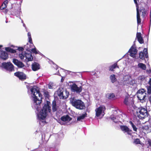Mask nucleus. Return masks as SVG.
<instances>
[{"mask_svg":"<svg viewBox=\"0 0 151 151\" xmlns=\"http://www.w3.org/2000/svg\"><path fill=\"white\" fill-rule=\"evenodd\" d=\"M43 92L44 93V95L45 98H49L50 97L49 92L46 90L44 89L43 91Z\"/></svg>","mask_w":151,"mask_h":151,"instance_id":"nucleus-30","label":"nucleus"},{"mask_svg":"<svg viewBox=\"0 0 151 151\" xmlns=\"http://www.w3.org/2000/svg\"><path fill=\"white\" fill-rule=\"evenodd\" d=\"M147 93L148 94H151V86H148L147 87Z\"/></svg>","mask_w":151,"mask_h":151,"instance_id":"nucleus-34","label":"nucleus"},{"mask_svg":"<svg viewBox=\"0 0 151 151\" xmlns=\"http://www.w3.org/2000/svg\"><path fill=\"white\" fill-rule=\"evenodd\" d=\"M71 88L73 92H76L77 93H80L82 90V87L81 86L78 87L75 83H73L71 85Z\"/></svg>","mask_w":151,"mask_h":151,"instance_id":"nucleus-10","label":"nucleus"},{"mask_svg":"<svg viewBox=\"0 0 151 151\" xmlns=\"http://www.w3.org/2000/svg\"><path fill=\"white\" fill-rule=\"evenodd\" d=\"M124 103L127 106H129L130 105V104H132L133 103V102L131 100L130 98L128 96H126L125 98Z\"/></svg>","mask_w":151,"mask_h":151,"instance_id":"nucleus-19","label":"nucleus"},{"mask_svg":"<svg viewBox=\"0 0 151 151\" xmlns=\"http://www.w3.org/2000/svg\"><path fill=\"white\" fill-rule=\"evenodd\" d=\"M17 50L19 51H23L24 50V48L22 47H19Z\"/></svg>","mask_w":151,"mask_h":151,"instance_id":"nucleus-38","label":"nucleus"},{"mask_svg":"<svg viewBox=\"0 0 151 151\" xmlns=\"http://www.w3.org/2000/svg\"><path fill=\"white\" fill-rule=\"evenodd\" d=\"M138 66L142 69L145 70L146 69V66L145 64L142 63H139L138 65Z\"/></svg>","mask_w":151,"mask_h":151,"instance_id":"nucleus-27","label":"nucleus"},{"mask_svg":"<svg viewBox=\"0 0 151 151\" xmlns=\"http://www.w3.org/2000/svg\"><path fill=\"white\" fill-rule=\"evenodd\" d=\"M121 130L124 133H126L128 135L131 136L132 134V131L126 125H122L120 126Z\"/></svg>","mask_w":151,"mask_h":151,"instance_id":"nucleus-11","label":"nucleus"},{"mask_svg":"<svg viewBox=\"0 0 151 151\" xmlns=\"http://www.w3.org/2000/svg\"><path fill=\"white\" fill-rule=\"evenodd\" d=\"M14 75L21 81H24L27 78L25 74L22 72H17L14 73Z\"/></svg>","mask_w":151,"mask_h":151,"instance_id":"nucleus-9","label":"nucleus"},{"mask_svg":"<svg viewBox=\"0 0 151 151\" xmlns=\"http://www.w3.org/2000/svg\"><path fill=\"white\" fill-rule=\"evenodd\" d=\"M70 104L77 109L82 110L86 108L84 103L81 99H77L75 97H71L70 99Z\"/></svg>","mask_w":151,"mask_h":151,"instance_id":"nucleus-3","label":"nucleus"},{"mask_svg":"<svg viewBox=\"0 0 151 151\" xmlns=\"http://www.w3.org/2000/svg\"><path fill=\"white\" fill-rule=\"evenodd\" d=\"M7 7L6 6V5H4L3 3L1 5V9H4L5 8H6Z\"/></svg>","mask_w":151,"mask_h":151,"instance_id":"nucleus-39","label":"nucleus"},{"mask_svg":"<svg viewBox=\"0 0 151 151\" xmlns=\"http://www.w3.org/2000/svg\"><path fill=\"white\" fill-rule=\"evenodd\" d=\"M87 114L85 113V114H83L82 115L78 117L77 119V121H80L81 119H83L86 117L87 116Z\"/></svg>","mask_w":151,"mask_h":151,"instance_id":"nucleus-29","label":"nucleus"},{"mask_svg":"<svg viewBox=\"0 0 151 151\" xmlns=\"http://www.w3.org/2000/svg\"><path fill=\"white\" fill-rule=\"evenodd\" d=\"M116 68H119V67L117 64V62L114 63L113 64L110 66L109 68V70L111 71H114V69Z\"/></svg>","mask_w":151,"mask_h":151,"instance_id":"nucleus-22","label":"nucleus"},{"mask_svg":"<svg viewBox=\"0 0 151 151\" xmlns=\"http://www.w3.org/2000/svg\"><path fill=\"white\" fill-rule=\"evenodd\" d=\"M50 104V102L48 101H47L46 103L44 104L42 109L38 114V118L39 119H44L47 115V112H51V110Z\"/></svg>","mask_w":151,"mask_h":151,"instance_id":"nucleus-2","label":"nucleus"},{"mask_svg":"<svg viewBox=\"0 0 151 151\" xmlns=\"http://www.w3.org/2000/svg\"><path fill=\"white\" fill-rule=\"evenodd\" d=\"M32 68L33 71H37L40 69V65L37 63H34L32 65Z\"/></svg>","mask_w":151,"mask_h":151,"instance_id":"nucleus-23","label":"nucleus"},{"mask_svg":"<svg viewBox=\"0 0 151 151\" xmlns=\"http://www.w3.org/2000/svg\"><path fill=\"white\" fill-rule=\"evenodd\" d=\"M110 79L111 80V82L112 83H114L116 81V78H115V76L114 74H112L110 76Z\"/></svg>","mask_w":151,"mask_h":151,"instance_id":"nucleus-31","label":"nucleus"},{"mask_svg":"<svg viewBox=\"0 0 151 151\" xmlns=\"http://www.w3.org/2000/svg\"><path fill=\"white\" fill-rule=\"evenodd\" d=\"M106 97L109 99H113L115 97V96L114 93H108L106 95Z\"/></svg>","mask_w":151,"mask_h":151,"instance_id":"nucleus-28","label":"nucleus"},{"mask_svg":"<svg viewBox=\"0 0 151 151\" xmlns=\"http://www.w3.org/2000/svg\"><path fill=\"white\" fill-rule=\"evenodd\" d=\"M139 57L140 59L142 60H144L145 58H148L147 49L145 48L143 51H141L139 53Z\"/></svg>","mask_w":151,"mask_h":151,"instance_id":"nucleus-12","label":"nucleus"},{"mask_svg":"<svg viewBox=\"0 0 151 151\" xmlns=\"http://www.w3.org/2000/svg\"><path fill=\"white\" fill-rule=\"evenodd\" d=\"M60 119L63 122H69L71 120L72 118L68 115H66L62 116L61 117Z\"/></svg>","mask_w":151,"mask_h":151,"instance_id":"nucleus-20","label":"nucleus"},{"mask_svg":"<svg viewBox=\"0 0 151 151\" xmlns=\"http://www.w3.org/2000/svg\"><path fill=\"white\" fill-rule=\"evenodd\" d=\"M57 75H60V73H59V72H58V74H57Z\"/></svg>","mask_w":151,"mask_h":151,"instance_id":"nucleus-48","label":"nucleus"},{"mask_svg":"<svg viewBox=\"0 0 151 151\" xmlns=\"http://www.w3.org/2000/svg\"><path fill=\"white\" fill-rule=\"evenodd\" d=\"M147 144L148 145L147 146V147L149 148L151 146V139H149L147 141Z\"/></svg>","mask_w":151,"mask_h":151,"instance_id":"nucleus-37","label":"nucleus"},{"mask_svg":"<svg viewBox=\"0 0 151 151\" xmlns=\"http://www.w3.org/2000/svg\"><path fill=\"white\" fill-rule=\"evenodd\" d=\"M41 122H42V123H46V122L45 121H40L39 122V123L41 124Z\"/></svg>","mask_w":151,"mask_h":151,"instance_id":"nucleus-46","label":"nucleus"},{"mask_svg":"<svg viewBox=\"0 0 151 151\" xmlns=\"http://www.w3.org/2000/svg\"><path fill=\"white\" fill-rule=\"evenodd\" d=\"M2 66L5 69L10 72L14 70V66L10 62H4L2 63Z\"/></svg>","mask_w":151,"mask_h":151,"instance_id":"nucleus-6","label":"nucleus"},{"mask_svg":"<svg viewBox=\"0 0 151 151\" xmlns=\"http://www.w3.org/2000/svg\"><path fill=\"white\" fill-rule=\"evenodd\" d=\"M129 122L130 124L131 125L132 127L133 130L134 131L137 132V128L136 127V126L134 125V123L132 121H129Z\"/></svg>","mask_w":151,"mask_h":151,"instance_id":"nucleus-32","label":"nucleus"},{"mask_svg":"<svg viewBox=\"0 0 151 151\" xmlns=\"http://www.w3.org/2000/svg\"><path fill=\"white\" fill-rule=\"evenodd\" d=\"M149 84H150V86L151 85V78H150L149 81Z\"/></svg>","mask_w":151,"mask_h":151,"instance_id":"nucleus-45","label":"nucleus"},{"mask_svg":"<svg viewBox=\"0 0 151 151\" xmlns=\"http://www.w3.org/2000/svg\"><path fill=\"white\" fill-rule=\"evenodd\" d=\"M145 79V77L143 76H140L139 77V79L141 81H142Z\"/></svg>","mask_w":151,"mask_h":151,"instance_id":"nucleus-35","label":"nucleus"},{"mask_svg":"<svg viewBox=\"0 0 151 151\" xmlns=\"http://www.w3.org/2000/svg\"><path fill=\"white\" fill-rule=\"evenodd\" d=\"M8 53L4 51H1V53L0 58L2 60H6L9 57Z\"/></svg>","mask_w":151,"mask_h":151,"instance_id":"nucleus-18","label":"nucleus"},{"mask_svg":"<svg viewBox=\"0 0 151 151\" xmlns=\"http://www.w3.org/2000/svg\"><path fill=\"white\" fill-rule=\"evenodd\" d=\"M137 115L140 119H142L147 116L148 112L147 108L142 107L139 108L137 111Z\"/></svg>","mask_w":151,"mask_h":151,"instance_id":"nucleus-4","label":"nucleus"},{"mask_svg":"<svg viewBox=\"0 0 151 151\" xmlns=\"http://www.w3.org/2000/svg\"><path fill=\"white\" fill-rule=\"evenodd\" d=\"M12 62L19 68H22L25 66L24 65L22 62L19 60L16 59H13Z\"/></svg>","mask_w":151,"mask_h":151,"instance_id":"nucleus-16","label":"nucleus"},{"mask_svg":"<svg viewBox=\"0 0 151 151\" xmlns=\"http://www.w3.org/2000/svg\"><path fill=\"white\" fill-rule=\"evenodd\" d=\"M2 47V45H0V49L1 48V47Z\"/></svg>","mask_w":151,"mask_h":151,"instance_id":"nucleus-47","label":"nucleus"},{"mask_svg":"<svg viewBox=\"0 0 151 151\" xmlns=\"http://www.w3.org/2000/svg\"><path fill=\"white\" fill-rule=\"evenodd\" d=\"M139 12L142 13V16L144 18L147 13V11L145 8L143 7H141L140 8L139 10Z\"/></svg>","mask_w":151,"mask_h":151,"instance_id":"nucleus-24","label":"nucleus"},{"mask_svg":"<svg viewBox=\"0 0 151 151\" xmlns=\"http://www.w3.org/2000/svg\"><path fill=\"white\" fill-rule=\"evenodd\" d=\"M136 37L139 42L141 44L144 43V41L141 36V34L140 32H137V33Z\"/></svg>","mask_w":151,"mask_h":151,"instance_id":"nucleus-21","label":"nucleus"},{"mask_svg":"<svg viewBox=\"0 0 151 151\" xmlns=\"http://www.w3.org/2000/svg\"><path fill=\"white\" fill-rule=\"evenodd\" d=\"M140 128L143 132L147 133L151 132V126L150 127L149 125H145L142 126Z\"/></svg>","mask_w":151,"mask_h":151,"instance_id":"nucleus-17","label":"nucleus"},{"mask_svg":"<svg viewBox=\"0 0 151 151\" xmlns=\"http://www.w3.org/2000/svg\"><path fill=\"white\" fill-rule=\"evenodd\" d=\"M29 38V43L30 44H33L32 38L31 37V38Z\"/></svg>","mask_w":151,"mask_h":151,"instance_id":"nucleus-42","label":"nucleus"},{"mask_svg":"<svg viewBox=\"0 0 151 151\" xmlns=\"http://www.w3.org/2000/svg\"><path fill=\"white\" fill-rule=\"evenodd\" d=\"M52 109L53 112L57 111L58 110L56 101L55 100H53L52 102Z\"/></svg>","mask_w":151,"mask_h":151,"instance_id":"nucleus-25","label":"nucleus"},{"mask_svg":"<svg viewBox=\"0 0 151 151\" xmlns=\"http://www.w3.org/2000/svg\"><path fill=\"white\" fill-rule=\"evenodd\" d=\"M111 119L113 121H114V120L116 119V117L114 116V115H111L110 117Z\"/></svg>","mask_w":151,"mask_h":151,"instance_id":"nucleus-40","label":"nucleus"},{"mask_svg":"<svg viewBox=\"0 0 151 151\" xmlns=\"http://www.w3.org/2000/svg\"><path fill=\"white\" fill-rule=\"evenodd\" d=\"M31 51L33 53H34L35 54H37L38 53L35 48L32 49L31 50Z\"/></svg>","mask_w":151,"mask_h":151,"instance_id":"nucleus-36","label":"nucleus"},{"mask_svg":"<svg viewBox=\"0 0 151 151\" xmlns=\"http://www.w3.org/2000/svg\"><path fill=\"white\" fill-rule=\"evenodd\" d=\"M30 91L33 94L32 97L34 98V103L35 104V108L37 111H38L39 106L42 101V95L37 88L32 87L31 88Z\"/></svg>","mask_w":151,"mask_h":151,"instance_id":"nucleus-1","label":"nucleus"},{"mask_svg":"<svg viewBox=\"0 0 151 151\" xmlns=\"http://www.w3.org/2000/svg\"><path fill=\"white\" fill-rule=\"evenodd\" d=\"M49 88H50V87H49Z\"/></svg>","mask_w":151,"mask_h":151,"instance_id":"nucleus-50","label":"nucleus"},{"mask_svg":"<svg viewBox=\"0 0 151 151\" xmlns=\"http://www.w3.org/2000/svg\"><path fill=\"white\" fill-rule=\"evenodd\" d=\"M23 53V52L19 54V57L21 59H23L25 57L28 61H31L33 60V58L31 54L26 52L24 54Z\"/></svg>","mask_w":151,"mask_h":151,"instance_id":"nucleus-7","label":"nucleus"},{"mask_svg":"<svg viewBox=\"0 0 151 151\" xmlns=\"http://www.w3.org/2000/svg\"><path fill=\"white\" fill-rule=\"evenodd\" d=\"M137 49L136 47L133 45L131 47L128 52L130 53L129 55L131 57L133 58H135L136 57V55L137 53Z\"/></svg>","mask_w":151,"mask_h":151,"instance_id":"nucleus-13","label":"nucleus"},{"mask_svg":"<svg viewBox=\"0 0 151 151\" xmlns=\"http://www.w3.org/2000/svg\"><path fill=\"white\" fill-rule=\"evenodd\" d=\"M134 3L136 4L137 9V23L138 24H140L141 22V19H140L139 10V6L137 0H134Z\"/></svg>","mask_w":151,"mask_h":151,"instance_id":"nucleus-14","label":"nucleus"},{"mask_svg":"<svg viewBox=\"0 0 151 151\" xmlns=\"http://www.w3.org/2000/svg\"><path fill=\"white\" fill-rule=\"evenodd\" d=\"M139 144H140L142 146V149H144V148H143V147L145 145V144L143 143H142V142H140V143Z\"/></svg>","mask_w":151,"mask_h":151,"instance_id":"nucleus-43","label":"nucleus"},{"mask_svg":"<svg viewBox=\"0 0 151 151\" xmlns=\"http://www.w3.org/2000/svg\"><path fill=\"white\" fill-rule=\"evenodd\" d=\"M27 35L28 36V38L31 37V34L30 33L28 32L27 33Z\"/></svg>","mask_w":151,"mask_h":151,"instance_id":"nucleus-44","label":"nucleus"},{"mask_svg":"<svg viewBox=\"0 0 151 151\" xmlns=\"http://www.w3.org/2000/svg\"><path fill=\"white\" fill-rule=\"evenodd\" d=\"M63 90L58 91V95L60 99H65L68 97L69 93L67 91H64Z\"/></svg>","mask_w":151,"mask_h":151,"instance_id":"nucleus-8","label":"nucleus"},{"mask_svg":"<svg viewBox=\"0 0 151 151\" xmlns=\"http://www.w3.org/2000/svg\"><path fill=\"white\" fill-rule=\"evenodd\" d=\"M106 110L105 107L104 105H100L99 107L95 109L96 112V116H100L103 111H104Z\"/></svg>","mask_w":151,"mask_h":151,"instance_id":"nucleus-15","label":"nucleus"},{"mask_svg":"<svg viewBox=\"0 0 151 151\" xmlns=\"http://www.w3.org/2000/svg\"><path fill=\"white\" fill-rule=\"evenodd\" d=\"M8 3V1L7 0H6L4 2H3V4H4V5H6V6H7V4Z\"/></svg>","mask_w":151,"mask_h":151,"instance_id":"nucleus-41","label":"nucleus"},{"mask_svg":"<svg viewBox=\"0 0 151 151\" xmlns=\"http://www.w3.org/2000/svg\"><path fill=\"white\" fill-rule=\"evenodd\" d=\"M62 80H63V79H62H62H61V81H62V82H63Z\"/></svg>","mask_w":151,"mask_h":151,"instance_id":"nucleus-49","label":"nucleus"},{"mask_svg":"<svg viewBox=\"0 0 151 151\" xmlns=\"http://www.w3.org/2000/svg\"><path fill=\"white\" fill-rule=\"evenodd\" d=\"M146 91L144 89L139 90L137 93V96L140 101L143 102L145 101L144 100L146 97Z\"/></svg>","mask_w":151,"mask_h":151,"instance_id":"nucleus-5","label":"nucleus"},{"mask_svg":"<svg viewBox=\"0 0 151 151\" xmlns=\"http://www.w3.org/2000/svg\"><path fill=\"white\" fill-rule=\"evenodd\" d=\"M140 142L141 141L139 139L136 138V139L134 140L133 143L136 145L139 144L140 143Z\"/></svg>","mask_w":151,"mask_h":151,"instance_id":"nucleus-33","label":"nucleus"},{"mask_svg":"<svg viewBox=\"0 0 151 151\" xmlns=\"http://www.w3.org/2000/svg\"><path fill=\"white\" fill-rule=\"evenodd\" d=\"M5 50L7 52L12 53H15L16 52L15 50L10 47H6L5 48Z\"/></svg>","mask_w":151,"mask_h":151,"instance_id":"nucleus-26","label":"nucleus"}]
</instances>
